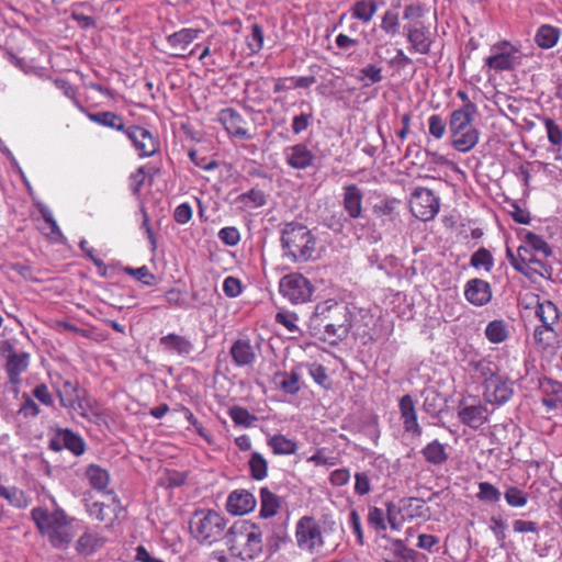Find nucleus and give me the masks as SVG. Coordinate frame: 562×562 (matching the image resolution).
Returning <instances> with one entry per match:
<instances>
[{"label": "nucleus", "mask_w": 562, "mask_h": 562, "mask_svg": "<svg viewBox=\"0 0 562 562\" xmlns=\"http://www.w3.org/2000/svg\"><path fill=\"white\" fill-rule=\"evenodd\" d=\"M49 448L54 451L68 449L75 456H80L85 452L86 443L79 435L70 429H58L49 442Z\"/></svg>", "instance_id": "15"}, {"label": "nucleus", "mask_w": 562, "mask_h": 562, "mask_svg": "<svg viewBox=\"0 0 562 562\" xmlns=\"http://www.w3.org/2000/svg\"><path fill=\"white\" fill-rule=\"evenodd\" d=\"M504 496L507 504L513 507H522L528 502L527 494L515 486L508 487Z\"/></svg>", "instance_id": "51"}, {"label": "nucleus", "mask_w": 562, "mask_h": 562, "mask_svg": "<svg viewBox=\"0 0 562 562\" xmlns=\"http://www.w3.org/2000/svg\"><path fill=\"white\" fill-rule=\"evenodd\" d=\"M87 116L91 122L123 133H125L127 128L125 127L124 119L114 112L102 111L97 113H87Z\"/></svg>", "instance_id": "31"}, {"label": "nucleus", "mask_w": 562, "mask_h": 562, "mask_svg": "<svg viewBox=\"0 0 562 562\" xmlns=\"http://www.w3.org/2000/svg\"><path fill=\"white\" fill-rule=\"evenodd\" d=\"M518 50L509 47V50L496 52L485 59V65L495 71L510 70L515 67L517 61Z\"/></svg>", "instance_id": "27"}, {"label": "nucleus", "mask_w": 562, "mask_h": 562, "mask_svg": "<svg viewBox=\"0 0 562 562\" xmlns=\"http://www.w3.org/2000/svg\"><path fill=\"white\" fill-rule=\"evenodd\" d=\"M355 492L356 494L363 496L370 493L371 484L370 477L367 472H357L355 474Z\"/></svg>", "instance_id": "59"}, {"label": "nucleus", "mask_w": 562, "mask_h": 562, "mask_svg": "<svg viewBox=\"0 0 562 562\" xmlns=\"http://www.w3.org/2000/svg\"><path fill=\"white\" fill-rule=\"evenodd\" d=\"M2 498L9 501V503L15 507L23 508L27 505L23 491L16 487H5L1 494Z\"/></svg>", "instance_id": "52"}, {"label": "nucleus", "mask_w": 562, "mask_h": 562, "mask_svg": "<svg viewBox=\"0 0 562 562\" xmlns=\"http://www.w3.org/2000/svg\"><path fill=\"white\" fill-rule=\"evenodd\" d=\"M380 29L390 37L398 35L401 30L400 13L393 9L384 11L381 15Z\"/></svg>", "instance_id": "39"}, {"label": "nucleus", "mask_w": 562, "mask_h": 562, "mask_svg": "<svg viewBox=\"0 0 562 562\" xmlns=\"http://www.w3.org/2000/svg\"><path fill=\"white\" fill-rule=\"evenodd\" d=\"M429 134L436 139L443 137L447 128L445 120L439 114H432L428 119Z\"/></svg>", "instance_id": "54"}, {"label": "nucleus", "mask_w": 562, "mask_h": 562, "mask_svg": "<svg viewBox=\"0 0 562 562\" xmlns=\"http://www.w3.org/2000/svg\"><path fill=\"white\" fill-rule=\"evenodd\" d=\"M58 396L61 406L70 409L82 408V400L86 391L79 387L78 382L66 380L58 389Z\"/></svg>", "instance_id": "22"}, {"label": "nucleus", "mask_w": 562, "mask_h": 562, "mask_svg": "<svg viewBox=\"0 0 562 562\" xmlns=\"http://www.w3.org/2000/svg\"><path fill=\"white\" fill-rule=\"evenodd\" d=\"M228 415L236 425L244 427H250L257 420L255 415L250 414L246 408L241 406L231 407Z\"/></svg>", "instance_id": "48"}, {"label": "nucleus", "mask_w": 562, "mask_h": 562, "mask_svg": "<svg viewBox=\"0 0 562 562\" xmlns=\"http://www.w3.org/2000/svg\"><path fill=\"white\" fill-rule=\"evenodd\" d=\"M423 409L428 415L436 417L445 407V400L442 395L434 387H428L423 391Z\"/></svg>", "instance_id": "33"}, {"label": "nucleus", "mask_w": 562, "mask_h": 562, "mask_svg": "<svg viewBox=\"0 0 562 562\" xmlns=\"http://www.w3.org/2000/svg\"><path fill=\"white\" fill-rule=\"evenodd\" d=\"M465 299L475 306H483L492 299V289L487 281L479 278L471 279L464 286Z\"/></svg>", "instance_id": "19"}, {"label": "nucleus", "mask_w": 562, "mask_h": 562, "mask_svg": "<svg viewBox=\"0 0 562 562\" xmlns=\"http://www.w3.org/2000/svg\"><path fill=\"white\" fill-rule=\"evenodd\" d=\"M140 158L151 157L159 150V140L146 128L131 125L124 133Z\"/></svg>", "instance_id": "11"}, {"label": "nucleus", "mask_w": 562, "mask_h": 562, "mask_svg": "<svg viewBox=\"0 0 562 562\" xmlns=\"http://www.w3.org/2000/svg\"><path fill=\"white\" fill-rule=\"evenodd\" d=\"M273 382L286 394L294 395L300 391V375L295 371L277 372Z\"/></svg>", "instance_id": "36"}, {"label": "nucleus", "mask_w": 562, "mask_h": 562, "mask_svg": "<svg viewBox=\"0 0 562 562\" xmlns=\"http://www.w3.org/2000/svg\"><path fill=\"white\" fill-rule=\"evenodd\" d=\"M286 164L297 170H304L313 166L315 155L305 144H295L284 149Z\"/></svg>", "instance_id": "17"}, {"label": "nucleus", "mask_w": 562, "mask_h": 562, "mask_svg": "<svg viewBox=\"0 0 562 562\" xmlns=\"http://www.w3.org/2000/svg\"><path fill=\"white\" fill-rule=\"evenodd\" d=\"M484 334L490 342L502 344L509 337V326L503 319H495L486 325Z\"/></svg>", "instance_id": "38"}, {"label": "nucleus", "mask_w": 562, "mask_h": 562, "mask_svg": "<svg viewBox=\"0 0 562 562\" xmlns=\"http://www.w3.org/2000/svg\"><path fill=\"white\" fill-rule=\"evenodd\" d=\"M313 119V112L310 111L308 113H301L299 115H295L292 120V132L297 135L302 132L306 131L311 124V121Z\"/></svg>", "instance_id": "58"}, {"label": "nucleus", "mask_w": 562, "mask_h": 562, "mask_svg": "<svg viewBox=\"0 0 562 562\" xmlns=\"http://www.w3.org/2000/svg\"><path fill=\"white\" fill-rule=\"evenodd\" d=\"M105 543V538L100 533L86 530L75 543V550L79 555L90 557L100 550Z\"/></svg>", "instance_id": "24"}, {"label": "nucleus", "mask_w": 562, "mask_h": 562, "mask_svg": "<svg viewBox=\"0 0 562 562\" xmlns=\"http://www.w3.org/2000/svg\"><path fill=\"white\" fill-rule=\"evenodd\" d=\"M295 540L297 548L310 554L318 553L325 544L322 528L313 516H303L296 521Z\"/></svg>", "instance_id": "6"}, {"label": "nucleus", "mask_w": 562, "mask_h": 562, "mask_svg": "<svg viewBox=\"0 0 562 562\" xmlns=\"http://www.w3.org/2000/svg\"><path fill=\"white\" fill-rule=\"evenodd\" d=\"M398 205L400 201L394 198L383 199L373 205L372 212L381 226L391 228L394 225L400 217Z\"/></svg>", "instance_id": "21"}, {"label": "nucleus", "mask_w": 562, "mask_h": 562, "mask_svg": "<svg viewBox=\"0 0 562 562\" xmlns=\"http://www.w3.org/2000/svg\"><path fill=\"white\" fill-rule=\"evenodd\" d=\"M536 316L540 319L542 325L548 328H553L554 324L559 322L560 312L552 301L546 300L543 302H538Z\"/></svg>", "instance_id": "34"}, {"label": "nucleus", "mask_w": 562, "mask_h": 562, "mask_svg": "<svg viewBox=\"0 0 562 562\" xmlns=\"http://www.w3.org/2000/svg\"><path fill=\"white\" fill-rule=\"evenodd\" d=\"M308 328L312 335L323 340H342L351 328V313L345 303L326 300L315 306Z\"/></svg>", "instance_id": "1"}, {"label": "nucleus", "mask_w": 562, "mask_h": 562, "mask_svg": "<svg viewBox=\"0 0 562 562\" xmlns=\"http://www.w3.org/2000/svg\"><path fill=\"white\" fill-rule=\"evenodd\" d=\"M159 345L165 351L187 357L193 351V344L183 336L177 334H168L160 337Z\"/></svg>", "instance_id": "26"}, {"label": "nucleus", "mask_w": 562, "mask_h": 562, "mask_svg": "<svg viewBox=\"0 0 562 562\" xmlns=\"http://www.w3.org/2000/svg\"><path fill=\"white\" fill-rule=\"evenodd\" d=\"M363 191L355 183L342 187L341 206L350 220H358L363 213Z\"/></svg>", "instance_id": "13"}, {"label": "nucleus", "mask_w": 562, "mask_h": 562, "mask_svg": "<svg viewBox=\"0 0 562 562\" xmlns=\"http://www.w3.org/2000/svg\"><path fill=\"white\" fill-rule=\"evenodd\" d=\"M229 355L237 367L251 366L256 361V352L248 339H237L229 349Z\"/></svg>", "instance_id": "25"}, {"label": "nucleus", "mask_w": 562, "mask_h": 562, "mask_svg": "<svg viewBox=\"0 0 562 562\" xmlns=\"http://www.w3.org/2000/svg\"><path fill=\"white\" fill-rule=\"evenodd\" d=\"M470 265L475 269L483 268L486 272H490L494 266V258L490 250L481 247L472 254Z\"/></svg>", "instance_id": "44"}, {"label": "nucleus", "mask_w": 562, "mask_h": 562, "mask_svg": "<svg viewBox=\"0 0 562 562\" xmlns=\"http://www.w3.org/2000/svg\"><path fill=\"white\" fill-rule=\"evenodd\" d=\"M227 520L216 510L199 509L189 521L191 535L200 542L212 544L226 538Z\"/></svg>", "instance_id": "5"}, {"label": "nucleus", "mask_w": 562, "mask_h": 562, "mask_svg": "<svg viewBox=\"0 0 562 562\" xmlns=\"http://www.w3.org/2000/svg\"><path fill=\"white\" fill-rule=\"evenodd\" d=\"M451 144L454 149L468 153L479 143L480 133L477 130H467L459 133H450Z\"/></svg>", "instance_id": "29"}, {"label": "nucleus", "mask_w": 562, "mask_h": 562, "mask_svg": "<svg viewBox=\"0 0 562 562\" xmlns=\"http://www.w3.org/2000/svg\"><path fill=\"white\" fill-rule=\"evenodd\" d=\"M86 475L89 480L90 485L94 490L102 491L106 488L110 482V474L109 472L97 465V464H90L86 470Z\"/></svg>", "instance_id": "41"}, {"label": "nucleus", "mask_w": 562, "mask_h": 562, "mask_svg": "<svg viewBox=\"0 0 562 562\" xmlns=\"http://www.w3.org/2000/svg\"><path fill=\"white\" fill-rule=\"evenodd\" d=\"M176 411L183 414L184 418L190 423L191 426L194 427V429L199 434V436H201L207 442H211L210 436L207 435L205 428L198 420V418H195L193 413L188 407L180 405L178 408H176Z\"/></svg>", "instance_id": "53"}, {"label": "nucleus", "mask_w": 562, "mask_h": 562, "mask_svg": "<svg viewBox=\"0 0 562 562\" xmlns=\"http://www.w3.org/2000/svg\"><path fill=\"white\" fill-rule=\"evenodd\" d=\"M514 394L513 383L505 375L488 376L484 381V400L494 405L508 402Z\"/></svg>", "instance_id": "10"}, {"label": "nucleus", "mask_w": 562, "mask_h": 562, "mask_svg": "<svg viewBox=\"0 0 562 562\" xmlns=\"http://www.w3.org/2000/svg\"><path fill=\"white\" fill-rule=\"evenodd\" d=\"M560 38V30L550 24L541 25L535 35V42L543 49L552 48Z\"/></svg>", "instance_id": "37"}, {"label": "nucleus", "mask_w": 562, "mask_h": 562, "mask_svg": "<svg viewBox=\"0 0 562 562\" xmlns=\"http://www.w3.org/2000/svg\"><path fill=\"white\" fill-rule=\"evenodd\" d=\"M218 122L223 125L225 131L237 138L249 139L250 135L244 127V117L233 108H226L220 111Z\"/></svg>", "instance_id": "16"}, {"label": "nucleus", "mask_w": 562, "mask_h": 562, "mask_svg": "<svg viewBox=\"0 0 562 562\" xmlns=\"http://www.w3.org/2000/svg\"><path fill=\"white\" fill-rule=\"evenodd\" d=\"M280 508L279 497L269 491L267 487L260 490V510L259 515L262 518H271L278 514Z\"/></svg>", "instance_id": "35"}, {"label": "nucleus", "mask_w": 562, "mask_h": 562, "mask_svg": "<svg viewBox=\"0 0 562 562\" xmlns=\"http://www.w3.org/2000/svg\"><path fill=\"white\" fill-rule=\"evenodd\" d=\"M409 207L416 218L427 222L438 214L440 200L430 189L417 187L411 194Z\"/></svg>", "instance_id": "8"}, {"label": "nucleus", "mask_w": 562, "mask_h": 562, "mask_svg": "<svg viewBox=\"0 0 562 562\" xmlns=\"http://www.w3.org/2000/svg\"><path fill=\"white\" fill-rule=\"evenodd\" d=\"M476 112H473V109H458L454 110L450 114L449 120V132L450 133H459L467 130H476L472 122L474 121L476 116Z\"/></svg>", "instance_id": "28"}, {"label": "nucleus", "mask_w": 562, "mask_h": 562, "mask_svg": "<svg viewBox=\"0 0 562 562\" xmlns=\"http://www.w3.org/2000/svg\"><path fill=\"white\" fill-rule=\"evenodd\" d=\"M263 38L265 36L262 27L259 24L254 23L251 25V33L247 37V46L252 54H257L262 49Z\"/></svg>", "instance_id": "50"}, {"label": "nucleus", "mask_w": 562, "mask_h": 562, "mask_svg": "<svg viewBox=\"0 0 562 562\" xmlns=\"http://www.w3.org/2000/svg\"><path fill=\"white\" fill-rule=\"evenodd\" d=\"M422 454L425 460L432 465H442L449 458L446 446L437 439L426 445L422 449Z\"/></svg>", "instance_id": "32"}, {"label": "nucleus", "mask_w": 562, "mask_h": 562, "mask_svg": "<svg viewBox=\"0 0 562 562\" xmlns=\"http://www.w3.org/2000/svg\"><path fill=\"white\" fill-rule=\"evenodd\" d=\"M202 31L200 29L192 27H183L166 37L168 46L173 50L170 53L171 56L175 57H187V55L182 54L184 49L195 41Z\"/></svg>", "instance_id": "18"}, {"label": "nucleus", "mask_w": 562, "mask_h": 562, "mask_svg": "<svg viewBox=\"0 0 562 562\" xmlns=\"http://www.w3.org/2000/svg\"><path fill=\"white\" fill-rule=\"evenodd\" d=\"M30 364V355L21 351L16 352L13 350L11 345H8V355L5 360V372L9 378V382L13 385L12 391L19 393V386L21 384V374L25 372Z\"/></svg>", "instance_id": "12"}, {"label": "nucleus", "mask_w": 562, "mask_h": 562, "mask_svg": "<svg viewBox=\"0 0 562 562\" xmlns=\"http://www.w3.org/2000/svg\"><path fill=\"white\" fill-rule=\"evenodd\" d=\"M189 158L190 160L199 168L203 170H214L217 168V162L214 159H210L205 156L200 157L198 151L194 149H191L189 151Z\"/></svg>", "instance_id": "61"}, {"label": "nucleus", "mask_w": 562, "mask_h": 562, "mask_svg": "<svg viewBox=\"0 0 562 562\" xmlns=\"http://www.w3.org/2000/svg\"><path fill=\"white\" fill-rule=\"evenodd\" d=\"M248 463L252 479L261 481L267 476L268 463L259 452H252Z\"/></svg>", "instance_id": "46"}, {"label": "nucleus", "mask_w": 562, "mask_h": 562, "mask_svg": "<svg viewBox=\"0 0 562 562\" xmlns=\"http://www.w3.org/2000/svg\"><path fill=\"white\" fill-rule=\"evenodd\" d=\"M402 510L406 513L409 518H419L425 516V502L418 497H408L402 501Z\"/></svg>", "instance_id": "47"}, {"label": "nucleus", "mask_w": 562, "mask_h": 562, "mask_svg": "<svg viewBox=\"0 0 562 562\" xmlns=\"http://www.w3.org/2000/svg\"><path fill=\"white\" fill-rule=\"evenodd\" d=\"M223 291L228 297H236L241 292L240 281L234 277L225 278L223 282Z\"/></svg>", "instance_id": "62"}, {"label": "nucleus", "mask_w": 562, "mask_h": 562, "mask_svg": "<svg viewBox=\"0 0 562 562\" xmlns=\"http://www.w3.org/2000/svg\"><path fill=\"white\" fill-rule=\"evenodd\" d=\"M401 420L405 432L420 437L423 429L418 423L415 402L409 394L403 395L398 401Z\"/></svg>", "instance_id": "14"}, {"label": "nucleus", "mask_w": 562, "mask_h": 562, "mask_svg": "<svg viewBox=\"0 0 562 562\" xmlns=\"http://www.w3.org/2000/svg\"><path fill=\"white\" fill-rule=\"evenodd\" d=\"M191 217L192 207L189 203L179 204L173 212V218L178 224H187Z\"/></svg>", "instance_id": "63"}, {"label": "nucleus", "mask_w": 562, "mask_h": 562, "mask_svg": "<svg viewBox=\"0 0 562 562\" xmlns=\"http://www.w3.org/2000/svg\"><path fill=\"white\" fill-rule=\"evenodd\" d=\"M359 81L362 82L363 87H369L374 83H379L383 80L382 67L373 64H368L359 70Z\"/></svg>", "instance_id": "43"}, {"label": "nucleus", "mask_w": 562, "mask_h": 562, "mask_svg": "<svg viewBox=\"0 0 562 562\" xmlns=\"http://www.w3.org/2000/svg\"><path fill=\"white\" fill-rule=\"evenodd\" d=\"M268 445L272 449L274 454H294L297 450L296 442L281 434H277L270 437L268 440Z\"/></svg>", "instance_id": "40"}, {"label": "nucleus", "mask_w": 562, "mask_h": 562, "mask_svg": "<svg viewBox=\"0 0 562 562\" xmlns=\"http://www.w3.org/2000/svg\"><path fill=\"white\" fill-rule=\"evenodd\" d=\"M283 257L294 263L307 262L316 248V239L302 223L290 222L281 231Z\"/></svg>", "instance_id": "4"}, {"label": "nucleus", "mask_w": 562, "mask_h": 562, "mask_svg": "<svg viewBox=\"0 0 562 562\" xmlns=\"http://www.w3.org/2000/svg\"><path fill=\"white\" fill-rule=\"evenodd\" d=\"M312 282L301 273L283 276L279 282V292L292 304H302L312 299L314 293Z\"/></svg>", "instance_id": "7"}, {"label": "nucleus", "mask_w": 562, "mask_h": 562, "mask_svg": "<svg viewBox=\"0 0 562 562\" xmlns=\"http://www.w3.org/2000/svg\"><path fill=\"white\" fill-rule=\"evenodd\" d=\"M501 492L498 488H496L493 484L488 482H480L479 483V493L476 494V497L482 502L487 503H497L501 499Z\"/></svg>", "instance_id": "49"}, {"label": "nucleus", "mask_w": 562, "mask_h": 562, "mask_svg": "<svg viewBox=\"0 0 562 562\" xmlns=\"http://www.w3.org/2000/svg\"><path fill=\"white\" fill-rule=\"evenodd\" d=\"M33 396L40 401L42 404L46 406H52L54 404V398L52 394L48 391V387L46 384L42 383L35 386L33 390Z\"/></svg>", "instance_id": "64"}, {"label": "nucleus", "mask_w": 562, "mask_h": 562, "mask_svg": "<svg viewBox=\"0 0 562 562\" xmlns=\"http://www.w3.org/2000/svg\"><path fill=\"white\" fill-rule=\"evenodd\" d=\"M458 416L464 425L477 429L487 422L488 409L482 404L460 405Z\"/></svg>", "instance_id": "23"}, {"label": "nucleus", "mask_w": 562, "mask_h": 562, "mask_svg": "<svg viewBox=\"0 0 562 562\" xmlns=\"http://www.w3.org/2000/svg\"><path fill=\"white\" fill-rule=\"evenodd\" d=\"M31 518L40 535L56 550H67L78 533L76 519L69 517L61 508L48 510L41 506L34 507L31 510Z\"/></svg>", "instance_id": "2"}, {"label": "nucleus", "mask_w": 562, "mask_h": 562, "mask_svg": "<svg viewBox=\"0 0 562 562\" xmlns=\"http://www.w3.org/2000/svg\"><path fill=\"white\" fill-rule=\"evenodd\" d=\"M226 546L233 557L255 560L262 553V530L249 520L236 521L226 532Z\"/></svg>", "instance_id": "3"}, {"label": "nucleus", "mask_w": 562, "mask_h": 562, "mask_svg": "<svg viewBox=\"0 0 562 562\" xmlns=\"http://www.w3.org/2000/svg\"><path fill=\"white\" fill-rule=\"evenodd\" d=\"M256 498L247 490H235L233 491L226 502V509L233 515H245L251 512L256 506Z\"/></svg>", "instance_id": "20"}, {"label": "nucleus", "mask_w": 562, "mask_h": 562, "mask_svg": "<svg viewBox=\"0 0 562 562\" xmlns=\"http://www.w3.org/2000/svg\"><path fill=\"white\" fill-rule=\"evenodd\" d=\"M409 52L428 55L434 44V36L423 22H409L404 26Z\"/></svg>", "instance_id": "9"}, {"label": "nucleus", "mask_w": 562, "mask_h": 562, "mask_svg": "<svg viewBox=\"0 0 562 562\" xmlns=\"http://www.w3.org/2000/svg\"><path fill=\"white\" fill-rule=\"evenodd\" d=\"M544 126L549 142L552 145L562 146V130L560 126L552 119H546Z\"/></svg>", "instance_id": "55"}, {"label": "nucleus", "mask_w": 562, "mask_h": 562, "mask_svg": "<svg viewBox=\"0 0 562 562\" xmlns=\"http://www.w3.org/2000/svg\"><path fill=\"white\" fill-rule=\"evenodd\" d=\"M124 271L127 274L135 277L138 281L143 282L146 285H151L155 279L154 274L150 273L146 266L139 268L126 267Z\"/></svg>", "instance_id": "56"}, {"label": "nucleus", "mask_w": 562, "mask_h": 562, "mask_svg": "<svg viewBox=\"0 0 562 562\" xmlns=\"http://www.w3.org/2000/svg\"><path fill=\"white\" fill-rule=\"evenodd\" d=\"M368 522L379 531L386 530L384 513L379 507H370L369 514H368Z\"/></svg>", "instance_id": "57"}, {"label": "nucleus", "mask_w": 562, "mask_h": 562, "mask_svg": "<svg viewBox=\"0 0 562 562\" xmlns=\"http://www.w3.org/2000/svg\"><path fill=\"white\" fill-rule=\"evenodd\" d=\"M238 202L247 207H260L267 203L266 193L260 189H250L237 198Z\"/></svg>", "instance_id": "45"}, {"label": "nucleus", "mask_w": 562, "mask_h": 562, "mask_svg": "<svg viewBox=\"0 0 562 562\" xmlns=\"http://www.w3.org/2000/svg\"><path fill=\"white\" fill-rule=\"evenodd\" d=\"M379 5L375 0H357L350 8L351 16L369 24L375 15Z\"/></svg>", "instance_id": "30"}, {"label": "nucleus", "mask_w": 562, "mask_h": 562, "mask_svg": "<svg viewBox=\"0 0 562 562\" xmlns=\"http://www.w3.org/2000/svg\"><path fill=\"white\" fill-rule=\"evenodd\" d=\"M522 240L528 245L530 250L543 255L544 258H548L552 255V249L549 244L541 236L532 232H525Z\"/></svg>", "instance_id": "42"}, {"label": "nucleus", "mask_w": 562, "mask_h": 562, "mask_svg": "<svg viewBox=\"0 0 562 562\" xmlns=\"http://www.w3.org/2000/svg\"><path fill=\"white\" fill-rule=\"evenodd\" d=\"M218 238L227 246H235L240 240V234L236 227L227 226L218 232Z\"/></svg>", "instance_id": "60"}]
</instances>
